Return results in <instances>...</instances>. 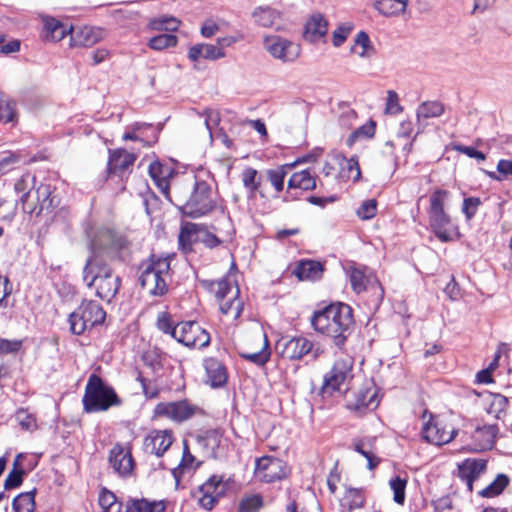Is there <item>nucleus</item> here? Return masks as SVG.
<instances>
[{
	"label": "nucleus",
	"mask_w": 512,
	"mask_h": 512,
	"mask_svg": "<svg viewBox=\"0 0 512 512\" xmlns=\"http://www.w3.org/2000/svg\"><path fill=\"white\" fill-rule=\"evenodd\" d=\"M125 237L110 229H100L91 241L92 255L86 260L82 279L88 288L95 290V296L110 303L118 294L122 279L106 261L122 259L127 248Z\"/></svg>",
	"instance_id": "1"
},
{
	"label": "nucleus",
	"mask_w": 512,
	"mask_h": 512,
	"mask_svg": "<svg viewBox=\"0 0 512 512\" xmlns=\"http://www.w3.org/2000/svg\"><path fill=\"white\" fill-rule=\"evenodd\" d=\"M310 323L316 332L331 338L335 346L342 348L354 323L353 310L345 303L330 304L316 310Z\"/></svg>",
	"instance_id": "2"
},
{
	"label": "nucleus",
	"mask_w": 512,
	"mask_h": 512,
	"mask_svg": "<svg viewBox=\"0 0 512 512\" xmlns=\"http://www.w3.org/2000/svg\"><path fill=\"white\" fill-rule=\"evenodd\" d=\"M448 196L449 192L446 190H435L430 195L428 209L431 231L443 243L455 241L460 237L458 224L444 210Z\"/></svg>",
	"instance_id": "3"
},
{
	"label": "nucleus",
	"mask_w": 512,
	"mask_h": 512,
	"mask_svg": "<svg viewBox=\"0 0 512 512\" xmlns=\"http://www.w3.org/2000/svg\"><path fill=\"white\" fill-rule=\"evenodd\" d=\"M82 403L85 412L96 413L119 406L122 401L113 387L106 384L98 375L92 374L88 378Z\"/></svg>",
	"instance_id": "4"
},
{
	"label": "nucleus",
	"mask_w": 512,
	"mask_h": 512,
	"mask_svg": "<svg viewBox=\"0 0 512 512\" xmlns=\"http://www.w3.org/2000/svg\"><path fill=\"white\" fill-rule=\"evenodd\" d=\"M170 256L152 255L140 266L139 282L153 296H163L167 290V279L170 271Z\"/></svg>",
	"instance_id": "5"
},
{
	"label": "nucleus",
	"mask_w": 512,
	"mask_h": 512,
	"mask_svg": "<svg viewBox=\"0 0 512 512\" xmlns=\"http://www.w3.org/2000/svg\"><path fill=\"white\" fill-rule=\"evenodd\" d=\"M105 318L106 312L97 301L83 300L69 315L70 331L75 335H82L85 331L101 325Z\"/></svg>",
	"instance_id": "6"
},
{
	"label": "nucleus",
	"mask_w": 512,
	"mask_h": 512,
	"mask_svg": "<svg viewBox=\"0 0 512 512\" xmlns=\"http://www.w3.org/2000/svg\"><path fill=\"white\" fill-rule=\"evenodd\" d=\"M215 207L216 200L212 197L211 186L195 178L189 198L180 205L182 213L190 218H200L212 212Z\"/></svg>",
	"instance_id": "7"
},
{
	"label": "nucleus",
	"mask_w": 512,
	"mask_h": 512,
	"mask_svg": "<svg viewBox=\"0 0 512 512\" xmlns=\"http://www.w3.org/2000/svg\"><path fill=\"white\" fill-rule=\"evenodd\" d=\"M277 349L283 358L294 361L302 360L305 356H310L315 361L324 353L320 344H315L304 336L282 338L277 343Z\"/></svg>",
	"instance_id": "8"
},
{
	"label": "nucleus",
	"mask_w": 512,
	"mask_h": 512,
	"mask_svg": "<svg viewBox=\"0 0 512 512\" xmlns=\"http://www.w3.org/2000/svg\"><path fill=\"white\" fill-rule=\"evenodd\" d=\"M353 366L354 360L348 355L336 359L331 369L324 375L322 391L330 394L340 391L343 385L352 380Z\"/></svg>",
	"instance_id": "9"
},
{
	"label": "nucleus",
	"mask_w": 512,
	"mask_h": 512,
	"mask_svg": "<svg viewBox=\"0 0 512 512\" xmlns=\"http://www.w3.org/2000/svg\"><path fill=\"white\" fill-rule=\"evenodd\" d=\"M174 339L190 348H204L210 344V334L196 321H186L176 324L173 331Z\"/></svg>",
	"instance_id": "10"
},
{
	"label": "nucleus",
	"mask_w": 512,
	"mask_h": 512,
	"mask_svg": "<svg viewBox=\"0 0 512 512\" xmlns=\"http://www.w3.org/2000/svg\"><path fill=\"white\" fill-rule=\"evenodd\" d=\"M254 475L261 482L273 483L286 477L287 466L279 458L263 456L256 460Z\"/></svg>",
	"instance_id": "11"
},
{
	"label": "nucleus",
	"mask_w": 512,
	"mask_h": 512,
	"mask_svg": "<svg viewBox=\"0 0 512 512\" xmlns=\"http://www.w3.org/2000/svg\"><path fill=\"white\" fill-rule=\"evenodd\" d=\"M264 48L271 56L284 63L294 62L301 53L299 44L277 35L265 37Z\"/></svg>",
	"instance_id": "12"
},
{
	"label": "nucleus",
	"mask_w": 512,
	"mask_h": 512,
	"mask_svg": "<svg viewBox=\"0 0 512 512\" xmlns=\"http://www.w3.org/2000/svg\"><path fill=\"white\" fill-rule=\"evenodd\" d=\"M224 492L223 476L212 475L205 483L198 487L193 493V497L197 499L202 508L210 510Z\"/></svg>",
	"instance_id": "13"
},
{
	"label": "nucleus",
	"mask_w": 512,
	"mask_h": 512,
	"mask_svg": "<svg viewBox=\"0 0 512 512\" xmlns=\"http://www.w3.org/2000/svg\"><path fill=\"white\" fill-rule=\"evenodd\" d=\"M199 408L187 400L160 402L155 406L154 414L175 422H183L191 418Z\"/></svg>",
	"instance_id": "14"
},
{
	"label": "nucleus",
	"mask_w": 512,
	"mask_h": 512,
	"mask_svg": "<svg viewBox=\"0 0 512 512\" xmlns=\"http://www.w3.org/2000/svg\"><path fill=\"white\" fill-rule=\"evenodd\" d=\"M457 432L455 428L448 427L442 420L431 417L422 428V438L430 444L443 445L452 441Z\"/></svg>",
	"instance_id": "15"
},
{
	"label": "nucleus",
	"mask_w": 512,
	"mask_h": 512,
	"mask_svg": "<svg viewBox=\"0 0 512 512\" xmlns=\"http://www.w3.org/2000/svg\"><path fill=\"white\" fill-rule=\"evenodd\" d=\"M379 404L377 393L371 387H362L353 396L347 399L346 407L359 415L374 410Z\"/></svg>",
	"instance_id": "16"
},
{
	"label": "nucleus",
	"mask_w": 512,
	"mask_h": 512,
	"mask_svg": "<svg viewBox=\"0 0 512 512\" xmlns=\"http://www.w3.org/2000/svg\"><path fill=\"white\" fill-rule=\"evenodd\" d=\"M205 371L204 383L213 389L224 387L228 381L226 366L215 357H208L203 360Z\"/></svg>",
	"instance_id": "17"
},
{
	"label": "nucleus",
	"mask_w": 512,
	"mask_h": 512,
	"mask_svg": "<svg viewBox=\"0 0 512 512\" xmlns=\"http://www.w3.org/2000/svg\"><path fill=\"white\" fill-rule=\"evenodd\" d=\"M109 464L121 477L130 476L134 469V460L130 450L116 444L109 452Z\"/></svg>",
	"instance_id": "18"
},
{
	"label": "nucleus",
	"mask_w": 512,
	"mask_h": 512,
	"mask_svg": "<svg viewBox=\"0 0 512 512\" xmlns=\"http://www.w3.org/2000/svg\"><path fill=\"white\" fill-rule=\"evenodd\" d=\"M173 443L171 430H153L144 439L145 451L158 457L162 456Z\"/></svg>",
	"instance_id": "19"
},
{
	"label": "nucleus",
	"mask_w": 512,
	"mask_h": 512,
	"mask_svg": "<svg viewBox=\"0 0 512 512\" xmlns=\"http://www.w3.org/2000/svg\"><path fill=\"white\" fill-rule=\"evenodd\" d=\"M499 427L496 424L477 426L472 435L475 451H485L493 448Z\"/></svg>",
	"instance_id": "20"
},
{
	"label": "nucleus",
	"mask_w": 512,
	"mask_h": 512,
	"mask_svg": "<svg viewBox=\"0 0 512 512\" xmlns=\"http://www.w3.org/2000/svg\"><path fill=\"white\" fill-rule=\"evenodd\" d=\"M71 40L74 46L91 47L104 37V31L98 27L84 26L78 29H70Z\"/></svg>",
	"instance_id": "21"
},
{
	"label": "nucleus",
	"mask_w": 512,
	"mask_h": 512,
	"mask_svg": "<svg viewBox=\"0 0 512 512\" xmlns=\"http://www.w3.org/2000/svg\"><path fill=\"white\" fill-rule=\"evenodd\" d=\"M487 461L483 459H466L459 466V475L466 482L469 491L473 489V482L486 470Z\"/></svg>",
	"instance_id": "22"
},
{
	"label": "nucleus",
	"mask_w": 512,
	"mask_h": 512,
	"mask_svg": "<svg viewBox=\"0 0 512 512\" xmlns=\"http://www.w3.org/2000/svg\"><path fill=\"white\" fill-rule=\"evenodd\" d=\"M445 111L444 105L439 101H424L416 110V120L418 125V132L421 133L426 125V120L430 118L440 117Z\"/></svg>",
	"instance_id": "23"
},
{
	"label": "nucleus",
	"mask_w": 512,
	"mask_h": 512,
	"mask_svg": "<svg viewBox=\"0 0 512 512\" xmlns=\"http://www.w3.org/2000/svg\"><path fill=\"white\" fill-rule=\"evenodd\" d=\"M136 157L124 149L110 151L108 173L120 175L133 165Z\"/></svg>",
	"instance_id": "24"
},
{
	"label": "nucleus",
	"mask_w": 512,
	"mask_h": 512,
	"mask_svg": "<svg viewBox=\"0 0 512 512\" xmlns=\"http://www.w3.org/2000/svg\"><path fill=\"white\" fill-rule=\"evenodd\" d=\"M224 57V50L218 48L216 45L213 44H195L192 47H190L188 51V58L193 62H196L201 58L206 60H217Z\"/></svg>",
	"instance_id": "25"
},
{
	"label": "nucleus",
	"mask_w": 512,
	"mask_h": 512,
	"mask_svg": "<svg viewBox=\"0 0 512 512\" xmlns=\"http://www.w3.org/2000/svg\"><path fill=\"white\" fill-rule=\"evenodd\" d=\"M408 4L409 0H376L373 8L384 17H398L406 12Z\"/></svg>",
	"instance_id": "26"
},
{
	"label": "nucleus",
	"mask_w": 512,
	"mask_h": 512,
	"mask_svg": "<svg viewBox=\"0 0 512 512\" xmlns=\"http://www.w3.org/2000/svg\"><path fill=\"white\" fill-rule=\"evenodd\" d=\"M204 286L215 293L217 301L228 298L232 295L234 298L239 296V287L233 284L229 278L225 277L217 281H204Z\"/></svg>",
	"instance_id": "27"
},
{
	"label": "nucleus",
	"mask_w": 512,
	"mask_h": 512,
	"mask_svg": "<svg viewBox=\"0 0 512 512\" xmlns=\"http://www.w3.org/2000/svg\"><path fill=\"white\" fill-rule=\"evenodd\" d=\"M311 157H304L302 160H297L291 165H280L272 169L265 171L266 179L270 182L277 193H280L284 189V179L288 174V171L296 165V163L307 162Z\"/></svg>",
	"instance_id": "28"
},
{
	"label": "nucleus",
	"mask_w": 512,
	"mask_h": 512,
	"mask_svg": "<svg viewBox=\"0 0 512 512\" xmlns=\"http://www.w3.org/2000/svg\"><path fill=\"white\" fill-rule=\"evenodd\" d=\"M328 30V24L321 14H314L305 25V37L312 42L324 37Z\"/></svg>",
	"instance_id": "29"
},
{
	"label": "nucleus",
	"mask_w": 512,
	"mask_h": 512,
	"mask_svg": "<svg viewBox=\"0 0 512 512\" xmlns=\"http://www.w3.org/2000/svg\"><path fill=\"white\" fill-rule=\"evenodd\" d=\"M202 230V226L195 223H187L181 227L178 243L179 247L184 253L192 251V244L198 241V234Z\"/></svg>",
	"instance_id": "30"
},
{
	"label": "nucleus",
	"mask_w": 512,
	"mask_h": 512,
	"mask_svg": "<svg viewBox=\"0 0 512 512\" xmlns=\"http://www.w3.org/2000/svg\"><path fill=\"white\" fill-rule=\"evenodd\" d=\"M323 266L319 261L303 260L300 261L295 268V275L300 280H317L321 277Z\"/></svg>",
	"instance_id": "31"
},
{
	"label": "nucleus",
	"mask_w": 512,
	"mask_h": 512,
	"mask_svg": "<svg viewBox=\"0 0 512 512\" xmlns=\"http://www.w3.org/2000/svg\"><path fill=\"white\" fill-rule=\"evenodd\" d=\"M288 190L300 189L303 191H310L316 188V180L311 175L310 171L305 169L300 172H295L291 175L287 183Z\"/></svg>",
	"instance_id": "32"
},
{
	"label": "nucleus",
	"mask_w": 512,
	"mask_h": 512,
	"mask_svg": "<svg viewBox=\"0 0 512 512\" xmlns=\"http://www.w3.org/2000/svg\"><path fill=\"white\" fill-rule=\"evenodd\" d=\"M163 502H149L146 499H129L126 504V512H164Z\"/></svg>",
	"instance_id": "33"
},
{
	"label": "nucleus",
	"mask_w": 512,
	"mask_h": 512,
	"mask_svg": "<svg viewBox=\"0 0 512 512\" xmlns=\"http://www.w3.org/2000/svg\"><path fill=\"white\" fill-rule=\"evenodd\" d=\"M44 29L45 38L51 41H60L70 32L59 20L52 17L44 18Z\"/></svg>",
	"instance_id": "34"
},
{
	"label": "nucleus",
	"mask_w": 512,
	"mask_h": 512,
	"mask_svg": "<svg viewBox=\"0 0 512 512\" xmlns=\"http://www.w3.org/2000/svg\"><path fill=\"white\" fill-rule=\"evenodd\" d=\"M341 172L339 173V177L343 181L353 180V182L359 181L361 178V170L358 163V160L355 158H342L341 162Z\"/></svg>",
	"instance_id": "35"
},
{
	"label": "nucleus",
	"mask_w": 512,
	"mask_h": 512,
	"mask_svg": "<svg viewBox=\"0 0 512 512\" xmlns=\"http://www.w3.org/2000/svg\"><path fill=\"white\" fill-rule=\"evenodd\" d=\"M241 180L243 186L248 191V197L254 198L261 186V177L258 175V171L252 167L244 169L241 174Z\"/></svg>",
	"instance_id": "36"
},
{
	"label": "nucleus",
	"mask_w": 512,
	"mask_h": 512,
	"mask_svg": "<svg viewBox=\"0 0 512 512\" xmlns=\"http://www.w3.org/2000/svg\"><path fill=\"white\" fill-rule=\"evenodd\" d=\"M36 489L20 493L13 499L12 508L14 512H34Z\"/></svg>",
	"instance_id": "37"
},
{
	"label": "nucleus",
	"mask_w": 512,
	"mask_h": 512,
	"mask_svg": "<svg viewBox=\"0 0 512 512\" xmlns=\"http://www.w3.org/2000/svg\"><path fill=\"white\" fill-rule=\"evenodd\" d=\"M255 22L262 27H272L279 18V13L271 7H258L253 12Z\"/></svg>",
	"instance_id": "38"
},
{
	"label": "nucleus",
	"mask_w": 512,
	"mask_h": 512,
	"mask_svg": "<svg viewBox=\"0 0 512 512\" xmlns=\"http://www.w3.org/2000/svg\"><path fill=\"white\" fill-rule=\"evenodd\" d=\"M219 309L223 315L231 316L233 319L240 317L243 310V302L236 296L230 295L228 298L218 301Z\"/></svg>",
	"instance_id": "39"
},
{
	"label": "nucleus",
	"mask_w": 512,
	"mask_h": 512,
	"mask_svg": "<svg viewBox=\"0 0 512 512\" xmlns=\"http://www.w3.org/2000/svg\"><path fill=\"white\" fill-rule=\"evenodd\" d=\"M509 484V478L505 474H498L497 477L487 487L479 491V495L484 498H492L500 495Z\"/></svg>",
	"instance_id": "40"
},
{
	"label": "nucleus",
	"mask_w": 512,
	"mask_h": 512,
	"mask_svg": "<svg viewBox=\"0 0 512 512\" xmlns=\"http://www.w3.org/2000/svg\"><path fill=\"white\" fill-rule=\"evenodd\" d=\"M222 433L218 429H209L197 437L198 443L209 452L214 453L220 446Z\"/></svg>",
	"instance_id": "41"
},
{
	"label": "nucleus",
	"mask_w": 512,
	"mask_h": 512,
	"mask_svg": "<svg viewBox=\"0 0 512 512\" xmlns=\"http://www.w3.org/2000/svg\"><path fill=\"white\" fill-rule=\"evenodd\" d=\"M180 21L174 17L161 16L152 18L148 22V28L154 31H176Z\"/></svg>",
	"instance_id": "42"
},
{
	"label": "nucleus",
	"mask_w": 512,
	"mask_h": 512,
	"mask_svg": "<svg viewBox=\"0 0 512 512\" xmlns=\"http://www.w3.org/2000/svg\"><path fill=\"white\" fill-rule=\"evenodd\" d=\"M99 505L103 512H122V504L117 500L115 494L105 488L100 492Z\"/></svg>",
	"instance_id": "43"
},
{
	"label": "nucleus",
	"mask_w": 512,
	"mask_h": 512,
	"mask_svg": "<svg viewBox=\"0 0 512 512\" xmlns=\"http://www.w3.org/2000/svg\"><path fill=\"white\" fill-rule=\"evenodd\" d=\"M509 400L501 394H491V401L487 408L488 414L494 415L496 419H501L506 413Z\"/></svg>",
	"instance_id": "44"
},
{
	"label": "nucleus",
	"mask_w": 512,
	"mask_h": 512,
	"mask_svg": "<svg viewBox=\"0 0 512 512\" xmlns=\"http://www.w3.org/2000/svg\"><path fill=\"white\" fill-rule=\"evenodd\" d=\"M178 43V39L173 34H160L155 37H152L149 42L148 46L157 51L164 50L166 48L175 47Z\"/></svg>",
	"instance_id": "45"
},
{
	"label": "nucleus",
	"mask_w": 512,
	"mask_h": 512,
	"mask_svg": "<svg viewBox=\"0 0 512 512\" xmlns=\"http://www.w3.org/2000/svg\"><path fill=\"white\" fill-rule=\"evenodd\" d=\"M271 352L269 350V343L267 337L264 336V344L260 351L254 353H243L241 354L242 358L258 365H265L270 359Z\"/></svg>",
	"instance_id": "46"
},
{
	"label": "nucleus",
	"mask_w": 512,
	"mask_h": 512,
	"mask_svg": "<svg viewBox=\"0 0 512 512\" xmlns=\"http://www.w3.org/2000/svg\"><path fill=\"white\" fill-rule=\"evenodd\" d=\"M349 279L354 292L359 294L366 290L369 278L361 269L351 268L349 271Z\"/></svg>",
	"instance_id": "47"
},
{
	"label": "nucleus",
	"mask_w": 512,
	"mask_h": 512,
	"mask_svg": "<svg viewBox=\"0 0 512 512\" xmlns=\"http://www.w3.org/2000/svg\"><path fill=\"white\" fill-rule=\"evenodd\" d=\"M24 474L25 471L19 467L18 461L15 460L13 469L10 471V473L7 475L4 481V488L6 490H11L21 486Z\"/></svg>",
	"instance_id": "48"
},
{
	"label": "nucleus",
	"mask_w": 512,
	"mask_h": 512,
	"mask_svg": "<svg viewBox=\"0 0 512 512\" xmlns=\"http://www.w3.org/2000/svg\"><path fill=\"white\" fill-rule=\"evenodd\" d=\"M15 418L22 429L34 431L37 428L36 418L27 409L20 408L15 413Z\"/></svg>",
	"instance_id": "49"
},
{
	"label": "nucleus",
	"mask_w": 512,
	"mask_h": 512,
	"mask_svg": "<svg viewBox=\"0 0 512 512\" xmlns=\"http://www.w3.org/2000/svg\"><path fill=\"white\" fill-rule=\"evenodd\" d=\"M377 205L376 199H367L357 208L356 215L361 220H370L377 214Z\"/></svg>",
	"instance_id": "50"
},
{
	"label": "nucleus",
	"mask_w": 512,
	"mask_h": 512,
	"mask_svg": "<svg viewBox=\"0 0 512 512\" xmlns=\"http://www.w3.org/2000/svg\"><path fill=\"white\" fill-rule=\"evenodd\" d=\"M389 485L394 493V501L397 504L402 505L405 501V489L407 485V480L399 476H396L390 480Z\"/></svg>",
	"instance_id": "51"
},
{
	"label": "nucleus",
	"mask_w": 512,
	"mask_h": 512,
	"mask_svg": "<svg viewBox=\"0 0 512 512\" xmlns=\"http://www.w3.org/2000/svg\"><path fill=\"white\" fill-rule=\"evenodd\" d=\"M355 45L361 47V51L356 52L361 58H368L375 52L373 46L371 45L369 35L365 31H360L356 35Z\"/></svg>",
	"instance_id": "52"
},
{
	"label": "nucleus",
	"mask_w": 512,
	"mask_h": 512,
	"mask_svg": "<svg viewBox=\"0 0 512 512\" xmlns=\"http://www.w3.org/2000/svg\"><path fill=\"white\" fill-rule=\"evenodd\" d=\"M487 175L496 181L512 176V159H501L497 163V172H487Z\"/></svg>",
	"instance_id": "53"
},
{
	"label": "nucleus",
	"mask_w": 512,
	"mask_h": 512,
	"mask_svg": "<svg viewBox=\"0 0 512 512\" xmlns=\"http://www.w3.org/2000/svg\"><path fill=\"white\" fill-rule=\"evenodd\" d=\"M263 506V498L258 495H251L244 498L239 505L238 512H258Z\"/></svg>",
	"instance_id": "54"
},
{
	"label": "nucleus",
	"mask_w": 512,
	"mask_h": 512,
	"mask_svg": "<svg viewBox=\"0 0 512 512\" xmlns=\"http://www.w3.org/2000/svg\"><path fill=\"white\" fill-rule=\"evenodd\" d=\"M364 504V496L357 489H349L344 497L343 506H348V512L361 508Z\"/></svg>",
	"instance_id": "55"
},
{
	"label": "nucleus",
	"mask_w": 512,
	"mask_h": 512,
	"mask_svg": "<svg viewBox=\"0 0 512 512\" xmlns=\"http://www.w3.org/2000/svg\"><path fill=\"white\" fill-rule=\"evenodd\" d=\"M16 117L15 102L0 98V122H13Z\"/></svg>",
	"instance_id": "56"
},
{
	"label": "nucleus",
	"mask_w": 512,
	"mask_h": 512,
	"mask_svg": "<svg viewBox=\"0 0 512 512\" xmlns=\"http://www.w3.org/2000/svg\"><path fill=\"white\" fill-rule=\"evenodd\" d=\"M194 461L195 457L190 453L187 443L184 442L182 460L179 466L173 470V475L177 482H179V474L182 473L185 469L191 468Z\"/></svg>",
	"instance_id": "57"
},
{
	"label": "nucleus",
	"mask_w": 512,
	"mask_h": 512,
	"mask_svg": "<svg viewBox=\"0 0 512 512\" xmlns=\"http://www.w3.org/2000/svg\"><path fill=\"white\" fill-rule=\"evenodd\" d=\"M481 203L482 202L478 197L464 198L462 212L464 213L467 220H471L475 216Z\"/></svg>",
	"instance_id": "58"
},
{
	"label": "nucleus",
	"mask_w": 512,
	"mask_h": 512,
	"mask_svg": "<svg viewBox=\"0 0 512 512\" xmlns=\"http://www.w3.org/2000/svg\"><path fill=\"white\" fill-rule=\"evenodd\" d=\"M364 442H358L354 444V450L360 453L367 459V467L369 470L375 469L380 463L379 458H377L370 450L366 449Z\"/></svg>",
	"instance_id": "59"
},
{
	"label": "nucleus",
	"mask_w": 512,
	"mask_h": 512,
	"mask_svg": "<svg viewBox=\"0 0 512 512\" xmlns=\"http://www.w3.org/2000/svg\"><path fill=\"white\" fill-rule=\"evenodd\" d=\"M353 26L350 23H344L340 25L334 32H333V45L335 47L341 46L347 39L348 35L352 31Z\"/></svg>",
	"instance_id": "60"
},
{
	"label": "nucleus",
	"mask_w": 512,
	"mask_h": 512,
	"mask_svg": "<svg viewBox=\"0 0 512 512\" xmlns=\"http://www.w3.org/2000/svg\"><path fill=\"white\" fill-rule=\"evenodd\" d=\"M403 107L399 103L398 94L394 90L387 92V101L385 111L388 114H398L402 112Z\"/></svg>",
	"instance_id": "61"
},
{
	"label": "nucleus",
	"mask_w": 512,
	"mask_h": 512,
	"mask_svg": "<svg viewBox=\"0 0 512 512\" xmlns=\"http://www.w3.org/2000/svg\"><path fill=\"white\" fill-rule=\"evenodd\" d=\"M161 171V165L159 163H152L149 166V174L154 179L156 184L162 190V192L168 197V183L164 179L159 178V173Z\"/></svg>",
	"instance_id": "62"
},
{
	"label": "nucleus",
	"mask_w": 512,
	"mask_h": 512,
	"mask_svg": "<svg viewBox=\"0 0 512 512\" xmlns=\"http://www.w3.org/2000/svg\"><path fill=\"white\" fill-rule=\"evenodd\" d=\"M137 381L140 382L142 392L146 398L153 399L158 396L159 391L157 387L148 381L145 377H143L141 373L138 374Z\"/></svg>",
	"instance_id": "63"
},
{
	"label": "nucleus",
	"mask_w": 512,
	"mask_h": 512,
	"mask_svg": "<svg viewBox=\"0 0 512 512\" xmlns=\"http://www.w3.org/2000/svg\"><path fill=\"white\" fill-rule=\"evenodd\" d=\"M157 328L163 333L169 334L174 338L173 331L176 328V325L173 324L169 316H167L166 314L163 313L159 315L157 319Z\"/></svg>",
	"instance_id": "64"
}]
</instances>
